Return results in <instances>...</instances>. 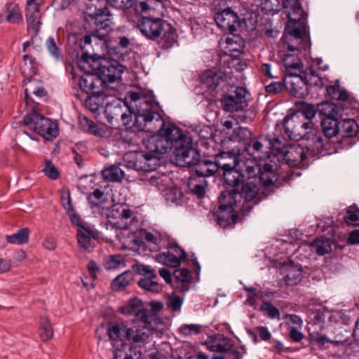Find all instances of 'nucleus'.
I'll return each instance as SVG.
<instances>
[{
	"label": "nucleus",
	"instance_id": "1",
	"mask_svg": "<svg viewBox=\"0 0 359 359\" xmlns=\"http://www.w3.org/2000/svg\"><path fill=\"white\" fill-rule=\"evenodd\" d=\"M124 104L128 114L121 115L126 126L133 120L132 126L126 127L135 135L145 133L152 134L143 137L142 144L147 151H138L127 154L130 158L128 167L137 171L151 172L159 165L160 156L173 150L175 160L179 162L185 154L186 148L193 142L190 132L182 130L172 123H166L160 114L163 111L156 100L153 90L128 91Z\"/></svg>",
	"mask_w": 359,
	"mask_h": 359
},
{
	"label": "nucleus",
	"instance_id": "2",
	"mask_svg": "<svg viewBox=\"0 0 359 359\" xmlns=\"http://www.w3.org/2000/svg\"><path fill=\"white\" fill-rule=\"evenodd\" d=\"M282 125L285 134L294 141L307 142V151L313 154H322L326 147L321 133L311 121H305L300 116H291V110L283 119Z\"/></svg>",
	"mask_w": 359,
	"mask_h": 359
},
{
	"label": "nucleus",
	"instance_id": "3",
	"mask_svg": "<svg viewBox=\"0 0 359 359\" xmlns=\"http://www.w3.org/2000/svg\"><path fill=\"white\" fill-rule=\"evenodd\" d=\"M187 151L183 154L179 163L182 166L189 168L191 177L193 180L203 178L205 180L207 177H217L219 168L220 167L222 158L219 154L215 157V161H212L207 157L202 156L201 150L193 146V142L189 144L185 149Z\"/></svg>",
	"mask_w": 359,
	"mask_h": 359
},
{
	"label": "nucleus",
	"instance_id": "4",
	"mask_svg": "<svg viewBox=\"0 0 359 359\" xmlns=\"http://www.w3.org/2000/svg\"><path fill=\"white\" fill-rule=\"evenodd\" d=\"M243 199V203L240 208L241 215L244 218L250 212L255 205L262 201V198L256 191V184L253 182L243 184L238 190L233 188L231 190H224L218 198V204L226 205L230 208L235 209L238 202Z\"/></svg>",
	"mask_w": 359,
	"mask_h": 359
},
{
	"label": "nucleus",
	"instance_id": "5",
	"mask_svg": "<svg viewBox=\"0 0 359 359\" xmlns=\"http://www.w3.org/2000/svg\"><path fill=\"white\" fill-rule=\"evenodd\" d=\"M79 65L87 64L95 72L99 78L104 81V86L107 83H114L121 78L126 67L120 63L117 59H111L99 56L97 54H88L85 53L79 60Z\"/></svg>",
	"mask_w": 359,
	"mask_h": 359
},
{
	"label": "nucleus",
	"instance_id": "6",
	"mask_svg": "<svg viewBox=\"0 0 359 359\" xmlns=\"http://www.w3.org/2000/svg\"><path fill=\"white\" fill-rule=\"evenodd\" d=\"M248 178L255 175L259 179V184L264 189L259 191L256 185V191L262 198V201L266 199L270 195L273 194L278 189L284 186V182L281 180L273 165L270 163H264L262 166L256 165V167L248 166L247 168Z\"/></svg>",
	"mask_w": 359,
	"mask_h": 359
},
{
	"label": "nucleus",
	"instance_id": "7",
	"mask_svg": "<svg viewBox=\"0 0 359 359\" xmlns=\"http://www.w3.org/2000/svg\"><path fill=\"white\" fill-rule=\"evenodd\" d=\"M213 19L221 29L229 34L235 33L245 23L236 12L228 6L226 0H214L212 8Z\"/></svg>",
	"mask_w": 359,
	"mask_h": 359
},
{
	"label": "nucleus",
	"instance_id": "8",
	"mask_svg": "<svg viewBox=\"0 0 359 359\" xmlns=\"http://www.w3.org/2000/svg\"><path fill=\"white\" fill-rule=\"evenodd\" d=\"M22 124L47 140L58 135L57 125L39 113L38 104L31 107L29 111L25 116Z\"/></svg>",
	"mask_w": 359,
	"mask_h": 359
},
{
	"label": "nucleus",
	"instance_id": "9",
	"mask_svg": "<svg viewBox=\"0 0 359 359\" xmlns=\"http://www.w3.org/2000/svg\"><path fill=\"white\" fill-rule=\"evenodd\" d=\"M252 136V132L248 128L238 126L233 128L231 133H226L225 139L223 141L224 145L226 144H230L231 149L226 151L219 152V156L224 158L225 156L231 157L244 155L245 151L249 149V143H251Z\"/></svg>",
	"mask_w": 359,
	"mask_h": 359
},
{
	"label": "nucleus",
	"instance_id": "10",
	"mask_svg": "<svg viewBox=\"0 0 359 359\" xmlns=\"http://www.w3.org/2000/svg\"><path fill=\"white\" fill-rule=\"evenodd\" d=\"M224 158H229L231 161H221L216 178H218L226 185L236 189L240 186L242 187L243 184H246L248 182L245 181V175L240 166L239 156L231 157L225 156Z\"/></svg>",
	"mask_w": 359,
	"mask_h": 359
},
{
	"label": "nucleus",
	"instance_id": "11",
	"mask_svg": "<svg viewBox=\"0 0 359 359\" xmlns=\"http://www.w3.org/2000/svg\"><path fill=\"white\" fill-rule=\"evenodd\" d=\"M107 334L109 339L120 341L121 343L139 344L147 341L149 335L142 328L128 327L122 323L109 322L107 323Z\"/></svg>",
	"mask_w": 359,
	"mask_h": 359
},
{
	"label": "nucleus",
	"instance_id": "12",
	"mask_svg": "<svg viewBox=\"0 0 359 359\" xmlns=\"http://www.w3.org/2000/svg\"><path fill=\"white\" fill-rule=\"evenodd\" d=\"M287 34L297 41V45L288 43L287 50L290 52L302 51L311 49V39L308 25L299 19L289 18L285 25L284 34Z\"/></svg>",
	"mask_w": 359,
	"mask_h": 359
},
{
	"label": "nucleus",
	"instance_id": "13",
	"mask_svg": "<svg viewBox=\"0 0 359 359\" xmlns=\"http://www.w3.org/2000/svg\"><path fill=\"white\" fill-rule=\"evenodd\" d=\"M83 28L86 33L84 34H80L76 37V44L82 52L81 57L85 53L90 54L89 53V48H93V42L95 44L102 43L104 38L107 37L109 32L111 30L110 29H105V27H101L100 25L86 19H83Z\"/></svg>",
	"mask_w": 359,
	"mask_h": 359
},
{
	"label": "nucleus",
	"instance_id": "14",
	"mask_svg": "<svg viewBox=\"0 0 359 359\" xmlns=\"http://www.w3.org/2000/svg\"><path fill=\"white\" fill-rule=\"evenodd\" d=\"M168 22L161 18L141 16L137 21V27L142 36L147 39L158 41L163 34Z\"/></svg>",
	"mask_w": 359,
	"mask_h": 359
},
{
	"label": "nucleus",
	"instance_id": "15",
	"mask_svg": "<svg viewBox=\"0 0 359 359\" xmlns=\"http://www.w3.org/2000/svg\"><path fill=\"white\" fill-rule=\"evenodd\" d=\"M246 93L245 88L236 86L234 90H229L220 98L221 107L228 112L243 110L247 106Z\"/></svg>",
	"mask_w": 359,
	"mask_h": 359
},
{
	"label": "nucleus",
	"instance_id": "16",
	"mask_svg": "<svg viewBox=\"0 0 359 359\" xmlns=\"http://www.w3.org/2000/svg\"><path fill=\"white\" fill-rule=\"evenodd\" d=\"M306 144L307 142L302 141L301 144H292L285 150L283 154L284 159L290 168H305L306 163H304V160L306 158L308 154L313 158L324 156L323 152L322 154H313L310 151H307Z\"/></svg>",
	"mask_w": 359,
	"mask_h": 359
},
{
	"label": "nucleus",
	"instance_id": "17",
	"mask_svg": "<svg viewBox=\"0 0 359 359\" xmlns=\"http://www.w3.org/2000/svg\"><path fill=\"white\" fill-rule=\"evenodd\" d=\"M339 135L341 139L336 142L334 150L350 148L353 145L351 138L354 137L359 129L357 122L353 118L339 119Z\"/></svg>",
	"mask_w": 359,
	"mask_h": 359
},
{
	"label": "nucleus",
	"instance_id": "18",
	"mask_svg": "<svg viewBox=\"0 0 359 359\" xmlns=\"http://www.w3.org/2000/svg\"><path fill=\"white\" fill-rule=\"evenodd\" d=\"M306 82L301 73H288L286 74L287 92L294 97L304 98L309 94Z\"/></svg>",
	"mask_w": 359,
	"mask_h": 359
},
{
	"label": "nucleus",
	"instance_id": "19",
	"mask_svg": "<svg viewBox=\"0 0 359 359\" xmlns=\"http://www.w3.org/2000/svg\"><path fill=\"white\" fill-rule=\"evenodd\" d=\"M79 88L88 95L104 93L106 86L104 80L99 78L95 72H86L79 79Z\"/></svg>",
	"mask_w": 359,
	"mask_h": 359
},
{
	"label": "nucleus",
	"instance_id": "20",
	"mask_svg": "<svg viewBox=\"0 0 359 359\" xmlns=\"http://www.w3.org/2000/svg\"><path fill=\"white\" fill-rule=\"evenodd\" d=\"M212 214L217 224L222 228L233 225L236 223L237 219H239L238 212L235 209L226 206V205L218 204V207H215L212 210ZM243 219L241 216L240 219L242 220Z\"/></svg>",
	"mask_w": 359,
	"mask_h": 359
},
{
	"label": "nucleus",
	"instance_id": "21",
	"mask_svg": "<svg viewBox=\"0 0 359 359\" xmlns=\"http://www.w3.org/2000/svg\"><path fill=\"white\" fill-rule=\"evenodd\" d=\"M118 311L123 315L132 316L134 315V323H140L141 320L147 319V314L148 309L144 308L143 302L142 299L135 297L128 300V303L118 309Z\"/></svg>",
	"mask_w": 359,
	"mask_h": 359
},
{
	"label": "nucleus",
	"instance_id": "22",
	"mask_svg": "<svg viewBox=\"0 0 359 359\" xmlns=\"http://www.w3.org/2000/svg\"><path fill=\"white\" fill-rule=\"evenodd\" d=\"M339 118H341L339 116H328L323 118L320 121L321 130L320 132L326 144V147L323 150L324 156L329 154L330 140L339 135Z\"/></svg>",
	"mask_w": 359,
	"mask_h": 359
},
{
	"label": "nucleus",
	"instance_id": "23",
	"mask_svg": "<svg viewBox=\"0 0 359 359\" xmlns=\"http://www.w3.org/2000/svg\"><path fill=\"white\" fill-rule=\"evenodd\" d=\"M226 80L223 72H217L213 69L205 71L201 76V81L204 88L209 93H212Z\"/></svg>",
	"mask_w": 359,
	"mask_h": 359
},
{
	"label": "nucleus",
	"instance_id": "24",
	"mask_svg": "<svg viewBox=\"0 0 359 359\" xmlns=\"http://www.w3.org/2000/svg\"><path fill=\"white\" fill-rule=\"evenodd\" d=\"M86 201L88 207L93 212H102L107 209V204L109 199L107 194L100 189H95L91 192L86 194Z\"/></svg>",
	"mask_w": 359,
	"mask_h": 359
},
{
	"label": "nucleus",
	"instance_id": "25",
	"mask_svg": "<svg viewBox=\"0 0 359 359\" xmlns=\"http://www.w3.org/2000/svg\"><path fill=\"white\" fill-rule=\"evenodd\" d=\"M114 359H142V353L136 344L121 343L114 351Z\"/></svg>",
	"mask_w": 359,
	"mask_h": 359
},
{
	"label": "nucleus",
	"instance_id": "26",
	"mask_svg": "<svg viewBox=\"0 0 359 359\" xmlns=\"http://www.w3.org/2000/svg\"><path fill=\"white\" fill-rule=\"evenodd\" d=\"M347 109L343 103H333L330 101H323L317 104L318 114L320 116H339L342 117L344 113L346 114Z\"/></svg>",
	"mask_w": 359,
	"mask_h": 359
},
{
	"label": "nucleus",
	"instance_id": "27",
	"mask_svg": "<svg viewBox=\"0 0 359 359\" xmlns=\"http://www.w3.org/2000/svg\"><path fill=\"white\" fill-rule=\"evenodd\" d=\"M25 17L27 24V29H32L36 36L41 28V22L40 18V6L39 4H27L25 8Z\"/></svg>",
	"mask_w": 359,
	"mask_h": 359
},
{
	"label": "nucleus",
	"instance_id": "28",
	"mask_svg": "<svg viewBox=\"0 0 359 359\" xmlns=\"http://www.w3.org/2000/svg\"><path fill=\"white\" fill-rule=\"evenodd\" d=\"M296 109H290L291 116L294 118L300 116L305 121H311L318 114L317 104L308 103L305 101L297 102L295 104Z\"/></svg>",
	"mask_w": 359,
	"mask_h": 359
},
{
	"label": "nucleus",
	"instance_id": "29",
	"mask_svg": "<svg viewBox=\"0 0 359 359\" xmlns=\"http://www.w3.org/2000/svg\"><path fill=\"white\" fill-rule=\"evenodd\" d=\"M326 91L332 100L341 101L340 103L344 104V107L347 109H350L353 103L355 102V98L351 97L346 89H340L337 85L327 86Z\"/></svg>",
	"mask_w": 359,
	"mask_h": 359
},
{
	"label": "nucleus",
	"instance_id": "30",
	"mask_svg": "<svg viewBox=\"0 0 359 359\" xmlns=\"http://www.w3.org/2000/svg\"><path fill=\"white\" fill-rule=\"evenodd\" d=\"M156 260L167 266L177 268L182 262L188 261V254L186 251H182V254L177 257L170 252H161L156 255Z\"/></svg>",
	"mask_w": 359,
	"mask_h": 359
},
{
	"label": "nucleus",
	"instance_id": "31",
	"mask_svg": "<svg viewBox=\"0 0 359 359\" xmlns=\"http://www.w3.org/2000/svg\"><path fill=\"white\" fill-rule=\"evenodd\" d=\"M177 35L175 28L167 22L166 27H165L160 37L161 41H158V45L163 50L169 49L177 42Z\"/></svg>",
	"mask_w": 359,
	"mask_h": 359
},
{
	"label": "nucleus",
	"instance_id": "32",
	"mask_svg": "<svg viewBox=\"0 0 359 359\" xmlns=\"http://www.w3.org/2000/svg\"><path fill=\"white\" fill-rule=\"evenodd\" d=\"M285 270V280L287 285H295L302 280V267L300 264L296 265L293 262H290Z\"/></svg>",
	"mask_w": 359,
	"mask_h": 359
},
{
	"label": "nucleus",
	"instance_id": "33",
	"mask_svg": "<svg viewBox=\"0 0 359 359\" xmlns=\"http://www.w3.org/2000/svg\"><path fill=\"white\" fill-rule=\"evenodd\" d=\"M225 341H227L228 346L226 347V351L220 354V356H223L224 359H242L246 353L245 346H236L229 338H225Z\"/></svg>",
	"mask_w": 359,
	"mask_h": 359
},
{
	"label": "nucleus",
	"instance_id": "34",
	"mask_svg": "<svg viewBox=\"0 0 359 359\" xmlns=\"http://www.w3.org/2000/svg\"><path fill=\"white\" fill-rule=\"evenodd\" d=\"M134 278L133 272L127 270L117 276L111 282V287L115 292L123 291Z\"/></svg>",
	"mask_w": 359,
	"mask_h": 359
},
{
	"label": "nucleus",
	"instance_id": "35",
	"mask_svg": "<svg viewBox=\"0 0 359 359\" xmlns=\"http://www.w3.org/2000/svg\"><path fill=\"white\" fill-rule=\"evenodd\" d=\"M102 45L105 46L109 57L117 59L120 62L124 60L125 53L122 51V48L118 43L110 39L108 35L103 40Z\"/></svg>",
	"mask_w": 359,
	"mask_h": 359
},
{
	"label": "nucleus",
	"instance_id": "36",
	"mask_svg": "<svg viewBox=\"0 0 359 359\" xmlns=\"http://www.w3.org/2000/svg\"><path fill=\"white\" fill-rule=\"evenodd\" d=\"M304 80L308 81V88L309 93H311L313 88L316 90L322 89L324 83L322 77L319 76L316 72L311 67L307 68L306 71L302 74Z\"/></svg>",
	"mask_w": 359,
	"mask_h": 359
},
{
	"label": "nucleus",
	"instance_id": "37",
	"mask_svg": "<svg viewBox=\"0 0 359 359\" xmlns=\"http://www.w3.org/2000/svg\"><path fill=\"white\" fill-rule=\"evenodd\" d=\"M283 63L285 67L286 74L291 72L301 73V68L303 67L301 59L296 53H287L284 55Z\"/></svg>",
	"mask_w": 359,
	"mask_h": 359
},
{
	"label": "nucleus",
	"instance_id": "38",
	"mask_svg": "<svg viewBox=\"0 0 359 359\" xmlns=\"http://www.w3.org/2000/svg\"><path fill=\"white\" fill-rule=\"evenodd\" d=\"M176 283H182L180 288V292H185L189 290L186 286L192 282L191 271L187 268L177 269L173 272Z\"/></svg>",
	"mask_w": 359,
	"mask_h": 359
},
{
	"label": "nucleus",
	"instance_id": "39",
	"mask_svg": "<svg viewBox=\"0 0 359 359\" xmlns=\"http://www.w3.org/2000/svg\"><path fill=\"white\" fill-rule=\"evenodd\" d=\"M79 123L83 129L90 134L101 137L105 135L106 131L103 128H100L97 124L87 116H83L82 118H80Z\"/></svg>",
	"mask_w": 359,
	"mask_h": 359
},
{
	"label": "nucleus",
	"instance_id": "40",
	"mask_svg": "<svg viewBox=\"0 0 359 359\" xmlns=\"http://www.w3.org/2000/svg\"><path fill=\"white\" fill-rule=\"evenodd\" d=\"M232 37H227L226 43L229 46V51L233 56H239L244 48V41L239 34H231Z\"/></svg>",
	"mask_w": 359,
	"mask_h": 359
},
{
	"label": "nucleus",
	"instance_id": "41",
	"mask_svg": "<svg viewBox=\"0 0 359 359\" xmlns=\"http://www.w3.org/2000/svg\"><path fill=\"white\" fill-rule=\"evenodd\" d=\"M102 175L104 180L114 182H121L125 177L124 171L116 165H111L109 167L104 168Z\"/></svg>",
	"mask_w": 359,
	"mask_h": 359
},
{
	"label": "nucleus",
	"instance_id": "42",
	"mask_svg": "<svg viewBox=\"0 0 359 359\" xmlns=\"http://www.w3.org/2000/svg\"><path fill=\"white\" fill-rule=\"evenodd\" d=\"M7 15L6 20L12 24H18L22 21V15L18 4L8 3L6 5Z\"/></svg>",
	"mask_w": 359,
	"mask_h": 359
},
{
	"label": "nucleus",
	"instance_id": "43",
	"mask_svg": "<svg viewBox=\"0 0 359 359\" xmlns=\"http://www.w3.org/2000/svg\"><path fill=\"white\" fill-rule=\"evenodd\" d=\"M29 230L28 228H22L18 232L6 236V241L11 244L22 245L29 241Z\"/></svg>",
	"mask_w": 359,
	"mask_h": 359
},
{
	"label": "nucleus",
	"instance_id": "44",
	"mask_svg": "<svg viewBox=\"0 0 359 359\" xmlns=\"http://www.w3.org/2000/svg\"><path fill=\"white\" fill-rule=\"evenodd\" d=\"M147 314V319L145 320H141V323L144 324V326L142 327L144 329H147L151 331H157V327L159 324H163L162 318L158 316L156 313H150V311L148 309V313Z\"/></svg>",
	"mask_w": 359,
	"mask_h": 359
},
{
	"label": "nucleus",
	"instance_id": "45",
	"mask_svg": "<svg viewBox=\"0 0 359 359\" xmlns=\"http://www.w3.org/2000/svg\"><path fill=\"white\" fill-rule=\"evenodd\" d=\"M40 323L41 328L39 330V336L42 341H47L53 336L52 325L47 317H41Z\"/></svg>",
	"mask_w": 359,
	"mask_h": 359
},
{
	"label": "nucleus",
	"instance_id": "46",
	"mask_svg": "<svg viewBox=\"0 0 359 359\" xmlns=\"http://www.w3.org/2000/svg\"><path fill=\"white\" fill-rule=\"evenodd\" d=\"M104 96V93L90 94L85 100V104L91 111L95 112L103 104Z\"/></svg>",
	"mask_w": 359,
	"mask_h": 359
},
{
	"label": "nucleus",
	"instance_id": "47",
	"mask_svg": "<svg viewBox=\"0 0 359 359\" xmlns=\"http://www.w3.org/2000/svg\"><path fill=\"white\" fill-rule=\"evenodd\" d=\"M245 154L254 156L255 158H262L264 155L263 148L260 142L259 137H252L251 143H249V149L245 151Z\"/></svg>",
	"mask_w": 359,
	"mask_h": 359
},
{
	"label": "nucleus",
	"instance_id": "48",
	"mask_svg": "<svg viewBox=\"0 0 359 359\" xmlns=\"http://www.w3.org/2000/svg\"><path fill=\"white\" fill-rule=\"evenodd\" d=\"M155 278L151 277L142 278L138 281L137 285L147 291L158 293L161 291V288L159 284L154 280Z\"/></svg>",
	"mask_w": 359,
	"mask_h": 359
},
{
	"label": "nucleus",
	"instance_id": "49",
	"mask_svg": "<svg viewBox=\"0 0 359 359\" xmlns=\"http://www.w3.org/2000/svg\"><path fill=\"white\" fill-rule=\"evenodd\" d=\"M45 45L50 55L55 60H60L62 58V49L57 45L54 37L49 36L46 41Z\"/></svg>",
	"mask_w": 359,
	"mask_h": 359
},
{
	"label": "nucleus",
	"instance_id": "50",
	"mask_svg": "<svg viewBox=\"0 0 359 359\" xmlns=\"http://www.w3.org/2000/svg\"><path fill=\"white\" fill-rule=\"evenodd\" d=\"M311 343L316 344L319 348H322L326 343L337 345V341L330 339L326 335L320 334L318 332H309L308 336Z\"/></svg>",
	"mask_w": 359,
	"mask_h": 359
},
{
	"label": "nucleus",
	"instance_id": "51",
	"mask_svg": "<svg viewBox=\"0 0 359 359\" xmlns=\"http://www.w3.org/2000/svg\"><path fill=\"white\" fill-rule=\"evenodd\" d=\"M259 311L264 312L265 314L271 319H280V311L278 308L274 306L270 302L263 301L259 307Z\"/></svg>",
	"mask_w": 359,
	"mask_h": 359
},
{
	"label": "nucleus",
	"instance_id": "52",
	"mask_svg": "<svg viewBox=\"0 0 359 359\" xmlns=\"http://www.w3.org/2000/svg\"><path fill=\"white\" fill-rule=\"evenodd\" d=\"M265 90L269 94H278L283 90L287 91L286 76L283 81H273L269 85L266 86Z\"/></svg>",
	"mask_w": 359,
	"mask_h": 359
},
{
	"label": "nucleus",
	"instance_id": "53",
	"mask_svg": "<svg viewBox=\"0 0 359 359\" xmlns=\"http://www.w3.org/2000/svg\"><path fill=\"white\" fill-rule=\"evenodd\" d=\"M93 232L90 234L86 233L83 232L81 230L79 229L77 231L76 237L79 247L83 250H87L89 249L91 243V237L93 236Z\"/></svg>",
	"mask_w": 359,
	"mask_h": 359
},
{
	"label": "nucleus",
	"instance_id": "54",
	"mask_svg": "<svg viewBox=\"0 0 359 359\" xmlns=\"http://www.w3.org/2000/svg\"><path fill=\"white\" fill-rule=\"evenodd\" d=\"M344 220L348 225L359 226V209L355 208L346 210Z\"/></svg>",
	"mask_w": 359,
	"mask_h": 359
},
{
	"label": "nucleus",
	"instance_id": "55",
	"mask_svg": "<svg viewBox=\"0 0 359 359\" xmlns=\"http://www.w3.org/2000/svg\"><path fill=\"white\" fill-rule=\"evenodd\" d=\"M178 332L184 336H189L192 334H198L201 332V325L196 324H184L179 327Z\"/></svg>",
	"mask_w": 359,
	"mask_h": 359
},
{
	"label": "nucleus",
	"instance_id": "56",
	"mask_svg": "<svg viewBox=\"0 0 359 359\" xmlns=\"http://www.w3.org/2000/svg\"><path fill=\"white\" fill-rule=\"evenodd\" d=\"M43 171L51 180H57L60 176L59 170L50 160H45Z\"/></svg>",
	"mask_w": 359,
	"mask_h": 359
},
{
	"label": "nucleus",
	"instance_id": "57",
	"mask_svg": "<svg viewBox=\"0 0 359 359\" xmlns=\"http://www.w3.org/2000/svg\"><path fill=\"white\" fill-rule=\"evenodd\" d=\"M125 259L121 255H113L105 261L104 267L110 270L117 268L121 264H124Z\"/></svg>",
	"mask_w": 359,
	"mask_h": 359
},
{
	"label": "nucleus",
	"instance_id": "58",
	"mask_svg": "<svg viewBox=\"0 0 359 359\" xmlns=\"http://www.w3.org/2000/svg\"><path fill=\"white\" fill-rule=\"evenodd\" d=\"M113 8L118 10L126 11L133 7L136 0H111Z\"/></svg>",
	"mask_w": 359,
	"mask_h": 359
},
{
	"label": "nucleus",
	"instance_id": "59",
	"mask_svg": "<svg viewBox=\"0 0 359 359\" xmlns=\"http://www.w3.org/2000/svg\"><path fill=\"white\" fill-rule=\"evenodd\" d=\"M67 215L69 217L71 222L74 225L81 227L82 229H83L86 231V233H88L91 235V233H93V231L90 229H89L88 227H86V226L83 225V224L82 223L81 217L75 212V210L74 212L67 213Z\"/></svg>",
	"mask_w": 359,
	"mask_h": 359
},
{
	"label": "nucleus",
	"instance_id": "60",
	"mask_svg": "<svg viewBox=\"0 0 359 359\" xmlns=\"http://www.w3.org/2000/svg\"><path fill=\"white\" fill-rule=\"evenodd\" d=\"M326 314H327V311L320 309L316 310L311 314V320L314 325H320L322 327L325 323Z\"/></svg>",
	"mask_w": 359,
	"mask_h": 359
},
{
	"label": "nucleus",
	"instance_id": "61",
	"mask_svg": "<svg viewBox=\"0 0 359 359\" xmlns=\"http://www.w3.org/2000/svg\"><path fill=\"white\" fill-rule=\"evenodd\" d=\"M259 137L263 148L264 155L266 154L267 156H269V154L271 152V149H273L271 135H259Z\"/></svg>",
	"mask_w": 359,
	"mask_h": 359
},
{
	"label": "nucleus",
	"instance_id": "62",
	"mask_svg": "<svg viewBox=\"0 0 359 359\" xmlns=\"http://www.w3.org/2000/svg\"><path fill=\"white\" fill-rule=\"evenodd\" d=\"M226 337H223L222 343L211 344L209 341H206V345L208 348L213 352H217L223 354L226 351V347L228 346V343L225 341Z\"/></svg>",
	"mask_w": 359,
	"mask_h": 359
},
{
	"label": "nucleus",
	"instance_id": "63",
	"mask_svg": "<svg viewBox=\"0 0 359 359\" xmlns=\"http://www.w3.org/2000/svg\"><path fill=\"white\" fill-rule=\"evenodd\" d=\"M183 299L178 295H173L170 298L167 305L173 311H179L182 307Z\"/></svg>",
	"mask_w": 359,
	"mask_h": 359
},
{
	"label": "nucleus",
	"instance_id": "64",
	"mask_svg": "<svg viewBox=\"0 0 359 359\" xmlns=\"http://www.w3.org/2000/svg\"><path fill=\"white\" fill-rule=\"evenodd\" d=\"M208 186L206 180H203V184H196L191 188L194 194L196 195L198 198H203L205 194V187Z\"/></svg>",
	"mask_w": 359,
	"mask_h": 359
}]
</instances>
